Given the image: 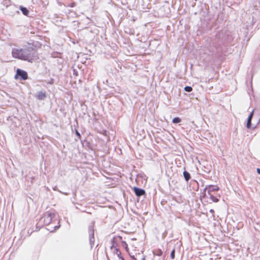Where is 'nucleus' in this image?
I'll return each mask as SVG.
<instances>
[{
  "instance_id": "obj_8",
  "label": "nucleus",
  "mask_w": 260,
  "mask_h": 260,
  "mask_svg": "<svg viewBox=\"0 0 260 260\" xmlns=\"http://www.w3.org/2000/svg\"><path fill=\"white\" fill-rule=\"evenodd\" d=\"M256 126H252L251 120L247 119L246 127L247 128L254 129Z\"/></svg>"
},
{
  "instance_id": "obj_25",
  "label": "nucleus",
  "mask_w": 260,
  "mask_h": 260,
  "mask_svg": "<svg viewBox=\"0 0 260 260\" xmlns=\"http://www.w3.org/2000/svg\"><path fill=\"white\" fill-rule=\"evenodd\" d=\"M143 260H146V259H145V258H143Z\"/></svg>"
},
{
  "instance_id": "obj_19",
  "label": "nucleus",
  "mask_w": 260,
  "mask_h": 260,
  "mask_svg": "<svg viewBox=\"0 0 260 260\" xmlns=\"http://www.w3.org/2000/svg\"><path fill=\"white\" fill-rule=\"evenodd\" d=\"M76 134L79 137H80V134L77 131H76Z\"/></svg>"
},
{
  "instance_id": "obj_21",
  "label": "nucleus",
  "mask_w": 260,
  "mask_h": 260,
  "mask_svg": "<svg viewBox=\"0 0 260 260\" xmlns=\"http://www.w3.org/2000/svg\"><path fill=\"white\" fill-rule=\"evenodd\" d=\"M59 225H58V226H55L54 227L55 230H56V229H58V228H59Z\"/></svg>"
},
{
  "instance_id": "obj_15",
  "label": "nucleus",
  "mask_w": 260,
  "mask_h": 260,
  "mask_svg": "<svg viewBox=\"0 0 260 260\" xmlns=\"http://www.w3.org/2000/svg\"><path fill=\"white\" fill-rule=\"evenodd\" d=\"M253 113H254V110H253L250 114V115H249L248 117V119H249V120H251L252 118V117L253 116Z\"/></svg>"
},
{
  "instance_id": "obj_24",
  "label": "nucleus",
  "mask_w": 260,
  "mask_h": 260,
  "mask_svg": "<svg viewBox=\"0 0 260 260\" xmlns=\"http://www.w3.org/2000/svg\"><path fill=\"white\" fill-rule=\"evenodd\" d=\"M210 212H213V210L211 209V210H210Z\"/></svg>"
},
{
  "instance_id": "obj_5",
  "label": "nucleus",
  "mask_w": 260,
  "mask_h": 260,
  "mask_svg": "<svg viewBox=\"0 0 260 260\" xmlns=\"http://www.w3.org/2000/svg\"><path fill=\"white\" fill-rule=\"evenodd\" d=\"M89 242L90 245L93 244L94 242V230L92 226L89 228Z\"/></svg>"
},
{
  "instance_id": "obj_18",
  "label": "nucleus",
  "mask_w": 260,
  "mask_h": 260,
  "mask_svg": "<svg viewBox=\"0 0 260 260\" xmlns=\"http://www.w3.org/2000/svg\"><path fill=\"white\" fill-rule=\"evenodd\" d=\"M117 256L121 259V260H124L123 258H122L120 256V252L118 250H117Z\"/></svg>"
},
{
  "instance_id": "obj_20",
  "label": "nucleus",
  "mask_w": 260,
  "mask_h": 260,
  "mask_svg": "<svg viewBox=\"0 0 260 260\" xmlns=\"http://www.w3.org/2000/svg\"><path fill=\"white\" fill-rule=\"evenodd\" d=\"M256 171H257V173L260 174V169L257 168Z\"/></svg>"
},
{
  "instance_id": "obj_14",
  "label": "nucleus",
  "mask_w": 260,
  "mask_h": 260,
  "mask_svg": "<svg viewBox=\"0 0 260 260\" xmlns=\"http://www.w3.org/2000/svg\"><path fill=\"white\" fill-rule=\"evenodd\" d=\"M184 90L187 92H190L192 91V88L191 86H185L184 87Z\"/></svg>"
},
{
  "instance_id": "obj_13",
  "label": "nucleus",
  "mask_w": 260,
  "mask_h": 260,
  "mask_svg": "<svg viewBox=\"0 0 260 260\" xmlns=\"http://www.w3.org/2000/svg\"><path fill=\"white\" fill-rule=\"evenodd\" d=\"M180 121H181V119L179 117H175V118H173V119L172 120V122L174 123H178L180 122Z\"/></svg>"
},
{
  "instance_id": "obj_16",
  "label": "nucleus",
  "mask_w": 260,
  "mask_h": 260,
  "mask_svg": "<svg viewBox=\"0 0 260 260\" xmlns=\"http://www.w3.org/2000/svg\"><path fill=\"white\" fill-rule=\"evenodd\" d=\"M253 113H254V110H253L250 114V115H249L248 117V119H249V120H251L252 118V117L253 116Z\"/></svg>"
},
{
  "instance_id": "obj_10",
  "label": "nucleus",
  "mask_w": 260,
  "mask_h": 260,
  "mask_svg": "<svg viewBox=\"0 0 260 260\" xmlns=\"http://www.w3.org/2000/svg\"><path fill=\"white\" fill-rule=\"evenodd\" d=\"M183 176L186 181H188L190 178V174L187 171H185L183 172Z\"/></svg>"
},
{
  "instance_id": "obj_7",
  "label": "nucleus",
  "mask_w": 260,
  "mask_h": 260,
  "mask_svg": "<svg viewBox=\"0 0 260 260\" xmlns=\"http://www.w3.org/2000/svg\"><path fill=\"white\" fill-rule=\"evenodd\" d=\"M46 97V93L44 92L43 91H39L37 93V98L40 100H42L45 98Z\"/></svg>"
},
{
  "instance_id": "obj_12",
  "label": "nucleus",
  "mask_w": 260,
  "mask_h": 260,
  "mask_svg": "<svg viewBox=\"0 0 260 260\" xmlns=\"http://www.w3.org/2000/svg\"><path fill=\"white\" fill-rule=\"evenodd\" d=\"M153 254L157 256H160L162 255V252L160 249H158L155 251H154Z\"/></svg>"
},
{
  "instance_id": "obj_4",
  "label": "nucleus",
  "mask_w": 260,
  "mask_h": 260,
  "mask_svg": "<svg viewBox=\"0 0 260 260\" xmlns=\"http://www.w3.org/2000/svg\"><path fill=\"white\" fill-rule=\"evenodd\" d=\"M219 190V187L217 185H209L206 186L204 191H207L209 194H211V192L217 191Z\"/></svg>"
},
{
  "instance_id": "obj_22",
  "label": "nucleus",
  "mask_w": 260,
  "mask_h": 260,
  "mask_svg": "<svg viewBox=\"0 0 260 260\" xmlns=\"http://www.w3.org/2000/svg\"><path fill=\"white\" fill-rule=\"evenodd\" d=\"M74 4H72V5L71 6V7H74Z\"/></svg>"
},
{
  "instance_id": "obj_17",
  "label": "nucleus",
  "mask_w": 260,
  "mask_h": 260,
  "mask_svg": "<svg viewBox=\"0 0 260 260\" xmlns=\"http://www.w3.org/2000/svg\"><path fill=\"white\" fill-rule=\"evenodd\" d=\"M175 257V250H173L171 253V257L172 259H174Z\"/></svg>"
},
{
  "instance_id": "obj_11",
  "label": "nucleus",
  "mask_w": 260,
  "mask_h": 260,
  "mask_svg": "<svg viewBox=\"0 0 260 260\" xmlns=\"http://www.w3.org/2000/svg\"><path fill=\"white\" fill-rule=\"evenodd\" d=\"M209 195L210 196V199L213 202H214L215 203H216V202H218L219 200L217 198L215 197L213 195H212L211 194H209Z\"/></svg>"
},
{
  "instance_id": "obj_1",
  "label": "nucleus",
  "mask_w": 260,
  "mask_h": 260,
  "mask_svg": "<svg viewBox=\"0 0 260 260\" xmlns=\"http://www.w3.org/2000/svg\"><path fill=\"white\" fill-rule=\"evenodd\" d=\"M28 46H25L23 48L19 47L13 48L12 50V56L28 62H32L37 59V55L32 45L28 44Z\"/></svg>"
},
{
  "instance_id": "obj_6",
  "label": "nucleus",
  "mask_w": 260,
  "mask_h": 260,
  "mask_svg": "<svg viewBox=\"0 0 260 260\" xmlns=\"http://www.w3.org/2000/svg\"><path fill=\"white\" fill-rule=\"evenodd\" d=\"M134 190L136 196L138 197L144 194L145 192L144 190L136 187L134 188Z\"/></svg>"
},
{
  "instance_id": "obj_2",
  "label": "nucleus",
  "mask_w": 260,
  "mask_h": 260,
  "mask_svg": "<svg viewBox=\"0 0 260 260\" xmlns=\"http://www.w3.org/2000/svg\"><path fill=\"white\" fill-rule=\"evenodd\" d=\"M55 216V213L52 211H48L44 213L43 216L40 219V222H43L45 225H48L52 221V219Z\"/></svg>"
},
{
  "instance_id": "obj_3",
  "label": "nucleus",
  "mask_w": 260,
  "mask_h": 260,
  "mask_svg": "<svg viewBox=\"0 0 260 260\" xmlns=\"http://www.w3.org/2000/svg\"><path fill=\"white\" fill-rule=\"evenodd\" d=\"M18 77H19L20 79L26 80L27 79V74L25 71L18 69L17 70L15 78H17Z\"/></svg>"
},
{
  "instance_id": "obj_23",
  "label": "nucleus",
  "mask_w": 260,
  "mask_h": 260,
  "mask_svg": "<svg viewBox=\"0 0 260 260\" xmlns=\"http://www.w3.org/2000/svg\"><path fill=\"white\" fill-rule=\"evenodd\" d=\"M259 122H260V119H259V120H258V122H257V124H258V123H259Z\"/></svg>"
},
{
  "instance_id": "obj_9",
  "label": "nucleus",
  "mask_w": 260,
  "mask_h": 260,
  "mask_svg": "<svg viewBox=\"0 0 260 260\" xmlns=\"http://www.w3.org/2000/svg\"><path fill=\"white\" fill-rule=\"evenodd\" d=\"M20 10L22 11V13L24 15L27 16L28 15L29 11L27 9V8L23 7L22 6H20Z\"/></svg>"
}]
</instances>
